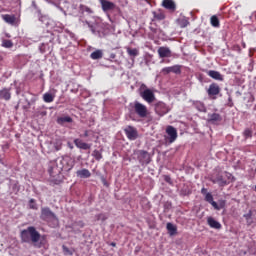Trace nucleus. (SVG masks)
<instances>
[{
	"label": "nucleus",
	"instance_id": "obj_28",
	"mask_svg": "<svg viewBox=\"0 0 256 256\" xmlns=\"http://www.w3.org/2000/svg\"><path fill=\"white\" fill-rule=\"evenodd\" d=\"M178 25L182 28L185 29L187 25H189V20L185 17L179 18L178 19Z\"/></svg>",
	"mask_w": 256,
	"mask_h": 256
},
{
	"label": "nucleus",
	"instance_id": "obj_22",
	"mask_svg": "<svg viewBox=\"0 0 256 256\" xmlns=\"http://www.w3.org/2000/svg\"><path fill=\"white\" fill-rule=\"evenodd\" d=\"M207 223L212 229H221V223H219L213 217H208Z\"/></svg>",
	"mask_w": 256,
	"mask_h": 256
},
{
	"label": "nucleus",
	"instance_id": "obj_32",
	"mask_svg": "<svg viewBox=\"0 0 256 256\" xmlns=\"http://www.w3.org/2000/svg\"><path fill=\"white\" fill-rule=\"evenodd\" d=\"M243 135H244L245 139H251V137H253V131H251V129H246L243 132Z\"/></svg>",
	"mask_w": 256,
	"mask_h": 256
},
{
	"label": "nucleus",
	"instance_id": "obj_37",
	"mask_svg": "<svg viewBox=\"0 0 256 256\" xmlns=\"http://www.w3.org/2000/svg\"><path fill=\"white\" fill-rule=\"evenodd\" d=\"M82 7V11H86V13H92L91 9L87 6H81Z\"/></svg>",
	"mask_w": 256,
	"mask_h": 256
},
{
	"label": "nucleus",
	"instance_id": "obj_42",
	"mask_svg": "<svg viewBox=\"0 0 256 256\" xmlns=\"http://www.w3.org/2000/svg\"><path fill=\"white\" fill-rule=\"evenodd\" d=\"M84 137H89V132L88 131H85Z\"/></svg>",
	"mask_w": 256,
	"mask_h": 256
},
{
	"label": "nucleus",
	"instance_id": "obj_17",
	"mask_svg": "<svg viewBox=\"0 0 256 256\" xmlns=\"http://www.w3.org/2000/svg\"><path fill=\"white\" fill-rule=\"evenodd\" d=\"M74 144L78 149H83L84 151H87V149H91V146L88 143L83 142L81 139H75Z\"/></svg>",
	"mask_w": 256,
	"mask_h": 256
},
{
	"label": "nucleus",
	"instance_id": "obj_14",
	"mask_svg": "<svg viewBox=\"0 0 256 256\" xmlns=\"http://www.w3.org/2000/svg\"><path fill=\"white\" fill-rule=\"evenodd\" d=\"M158 55L161 59H165L167 57H171V49L168 47H160L158 48Z\"/></svg>",
	"mask_w": 256,
	"mask_h": 256
},
{
	"label": "nucleus",
	"instance_id": "obj_33",
	"mask_svg": "<svg viewBox=\"0 0 256 256\" xmlns=\"http://www.w3.org/2000/svg\"><path fill=\"white\" fill-rule=\"evenodd\" d=\"M219 119H221V117L217 113L211 114L209 116V121H212V122L219 121Z\"/></svg>",
	"mask_w": 256,
	"mask_h": 256
},
{
	"label": "nucleus",
	"instance_id": "obj_19",
	"mask_svg": "<svg viewBox=\"0 0 256 256\" xmlns=\"http://www.w3.org/2000/svg\"><path fill=\"white\" fill-rule=\"evenodd\" d=\"M162 6L169 11H175L176 5L173 0H163Z\"/></svg>",
	"mask_w": 256,
	"mask_h": 256
},
{
	"label": "nucleus",
	"instance_id": "obj_3",
	"mask_svg": "<svg viewBox=\"0 0 256 256\" xmlns=\"http://www.w3.org/2000/svg\"><path fill=\"white\" fill-rule=\"evenodd\" d=\"M234 177L229 172H224L221 175H218L216 178H214L212 181L213 183H217L220 187H225V185H229V183H232L234 181Z\"/></svg>",
	"mask_w": 256,
	"mask_h": 256
},
{
	"label": "nucleus",
	"instance_id": "obj_39",
	"mask_svg": "<svg viewBox=\"0 0 256 256\" xmlns=\"http://www.w3.org/2000/svg\"><path fill=\"white\" fill-rule=\"evenodd\" d=\"M98 219H101L102 221H105V219H107V217H105V215L100 214Z\"/></svg>",
	"mask_w": 256,
	"mask_h": 256
},
{
	"label": "nucleus",
	"instance_id": "obj_34",
	"mask_svg": "<svg viewBox=\"0 0 256 256\" xmlns=\"http://www.w3.org/2000/svg\"><path fill=\"white\" fill-rule=\"evenodd\" d=\"M253 216V213L249 211L247 214H244V218L246 219L247 223H251V217Z\"/></svg>",
	"mask_w": 256,
	"mask_h": 256
},
{
	"label": "nucleus",
	"instance_id": "obj_44",
	"mask_svg": "<svg viewBox=\"0 0 256 256\" xmlns=\"http://www.w3.org/2000/svg\"><path fill=\"white\" fill-rule=\"evenodd\" d=\"M6 37H11V35H9V34H6Z\"/></svg>",
	"mask_w": 256,
	"mask_h": 256
},
{
	"label": "nucleus",
	"instance_id": "obj_7",
	"mask_svg": "<svg viewBox=\"0 0 256 256\" xmlns=\"http://www.w3.org/2000/svg\"><path fill=\"white\" fill-rule=\"evenodd\" d=\"M170 111L169 106L163 102H158L155 104V113L159 115L160 117H163V115H167V112Z\"/></svg>",
	"mask_w": 256,
	"mask_h": 256
},
{
	"label": "nucleus",
	"instance_id": "obj_8",
	"mask_svg": "<svg viewBox=\"0 0 256 256\" xmlns=\"http://www.w3.org/2000/svg\"><path fill=\"white\" fill-rule=\"evenodd\" d=\"M166 134H167L166 139L167 141H169V143H174V141L177 140V129H175V127L167 126Z\"/></svg>",
	"mask_w": 256,
	"mask_h": 256
},
{
	"label": "nucleus",
	"instance_id": "obj_31",
	"mask_svg": "<svg viewBox=\"0 0 256 256\" xmlns=\"http://www.w3.org/2000/svg\"><path fill=\"white\" fill-rule=\"evenodd\" d=\"M2 47H5L6 49H11V47H13V42L11 40H3Z\"/></svg>",
	"mask_w": 256,
	"mask_h": 256
},
{
	"label": "nucleus",
	"instance_id": "obj_23",
	"mask_svg": "<svg viewBox=\"0 0 256 256\" xmlns=\"http://www.w3.org/2000/svg\"><path fill=\"white\" fill-rule=\"evenodd\" d=\"M126 51L129 55V57H131L132 59H135V57H139V49L137 48H126Z\"/></svg>",
	"mask_w": 256,
	"mask_h": 256
},
{
	"label": "nucleus",
	"instance_id": "obj_1",
	"mask_svg": "<svg viewBox=\"0 0 256 256\" xmlns=\"http://www.w3.org/2000/svg\"><path fill=\"white\" fill-rule=\"evenodd\" d=\"M21 239L24 243H37L41 239V234L37 232L35 227L30 226L21 232Z\"/></svg>",
	"mask_w": 256,
	"mask_h": 256
},
{
	"label": "nucleus",
	"instance_id": "obj_13",
	"mask_svg": "<svg viewBox=\"0 0 256 256\" xmlns=\"http://www.w3.org/2000/svg\"><path fill=\"white\" fill-rule=\"evenodd\" d=\"M162 73H164V75H169V73H181V67L179 65L165 67L162 69Z\"/></svg>",
	"mask_w": 256,
	"mask_h": 256
},
{
	"label": "nucleus",
	"instance_id": "obj_45",
	"mask_svg": "<svg viewBox=\"0 0 256 256\" xmlns=\"http://www.w3.org/2000/svg\"><path fill=\"white\" fill-rule=\"evenodd\" d=\"M112 246L115 247V243H112Z\"/></svg>",
	"mask_w": 256,
	"mask_h": 256
},
{
	"label": "nucleus",
	"instance_id": "obj_40",
	"mask_svg": "<svg viewBox=\"0 0 256 256\" xmlns=\"http://www.w3.org/2000/svg\"><path fill=\"white\" fill-rule=\"evenodd\" d=\"M86 23H87L88 27H90V29L93 28V25H91V23H89V22H86ZM92 33H95V30L92 29Z\"/></svg>",
	"mask_w": 256,
	"mask_h": 256
},
{
	"label": "nucleus",
	"instance_id": "obj_6",
	"mask_svg": "<svg viewBox=\"0 0 256 256\" xmlns=\"http://www.w3.org/2000/svg\"><path fill=\"white\" fill-rule=\"evenodd\" d=\"M104 13H109L117 9V5L109 0H99Z\"/></svg>",
	"mask_w": 256,
	"mask_h": 256
},
{
	"label": "nucleus",
	"instance_id": "obj_25",
	"mask_svg": "<svg viewBox=\"0 0 256 256\" xmlns=\"http://www.w3.org/2000/svg\"><path fill=\"white\" fill-rule=\"evenodd\" d=\"M43 101L45 103H53V101H55V94H51L49 92L45 93L43 95Z\"/></svg>",
	"mask_w": 256,
	"mask_h": 256
},
{
	"label": "nucleus",
	"instance_id": "obj_46",
	"mask_svg": "<svg viewBox=\"0 0 256 256\" xmlns=\"http://www.w3.org/2000/svg\"><path fill=\"white\" fill-rule=\"evenodd\" d=\"M47 2H49V0H46Z\"/></svg>",
	"mask_w": 256,
	"mask_h": 256
},
{
	"label": "nucleus",
	"instance_id": "obj_38",
	"mask_svg": "<svg viewBox=\"0 0 256 256\" xmlns=\"http://www.w3.org/2000/svg\"><path fill=\"white\" fill-rule=\"evenodd\" d=\"M95 157L99 161V159H102L103 156H101V153L99 151L95 152Z\"/></svg>",
	"mask_w": 256,
	"mask_h": 256
},
{
	"label": "nucleus",
	"instance_id": "obj_15",
	"mask_svg": "<svg viewBox=\"0 0 256 256\" xmlns=\"http://www.w3.org/2000/svg\"><path fill=\"white\" fill-rule=\"evenodd\" d=\"M2 19L5 21V23H8V25H16L17 23V18L15 15L3 14Z\"/></svg>",
	"mask_w": 256,
	"mask_h": 256
},
{
	"label": "nucleus",
	"instance_id": "obj_18",
	"mask_svg": "<svg viewBox=\"0 0 256 256\" xmlns=\"http://www.w3.org/2000/svg\"><path fill=\"white\" fill-rule=\"evenodd\" d=\"M205 201H207L208 203H210L212 205V207H214V209H216L217 211H219L221 209V207H219V205L217 204V202H215L213 200V195L211 193H206L205 195Z\"/></svg>",
	"mask_w": 256,
	"mask_h": 256
},
{
	"label": "nucleus",
	"instance_id": "obj_30",
	"mask_svg": "<svg viewBox=\"0 0 256 256\" xmlns=\"http://www.w3.org/2000/svg\"><path fill=\"white\" fill-rule=\"evenodd\" d=\"M212 27H219V18L217 16H212L210 19Z\"/></svg>",
	"mask_w": 256,
	"mask_h": 256
},
{
	"label": "nucleus",
	"instance_id": "obj_2",
	"mask_svg": "<svg viewBox=\"0 0 256 256\" xmlns=\"http://www.w3.org/2000/svg\"><path fill=\"white\" fill-rule=\"evenodd\" d=\"M40 218L42 219V221H46L47 223H49V225H51L52 227H57V225H59V220L57 219V216L48 207L41 208Z\"/></svg>",
	"mask_w": 256,
	"mask_h": 256
},
{
	"label": "nucleus",
	"instance_id": "obj_10",
	"mask_svg": "<svg viewBox=\"0 0 256 256\" xmlns=\"http://www.w3.org/2000/svg\"><path fill=\"white\" fill-rule=\"evenodd\" d=\"M207 93L209 95V97H213L215 99L216 95H219V93H221V88L219 87V84L217 83H212L210 84Z\"/></svg>",
	"mask_w": 256,
	"mask_h": 256
},
{
	"label": "nucleus",
	"instance_id": "obj_41",
	"mask_svg": "<svg viewBox=\"0 0 256 256\" xmlns=\"http://www.w3.org/2000/svg\"><path fill=\"white\" fill-rule=\"evenodd\" d=\"M201 192H202L203 195H205V196L207 195V189L202 188Z\"/></svg>",
	"mask_w": 256,
	"mask_h": 256
},
{
	"label": "nucleus",
	"instance_id": "obj_21",
	"mask_svg": "<svg viewBox=\"0 0 256 256\" xmlns=\"http://www.w3.org/2000/svg\"><path fill=\"white\" fill-rule=\"evenodd\" d=\"M77 177H80L81 179H89L91 177V172L88 169H82L78 170L76 172Z\"/></svg>",
	"mask_w": 256,
	"mask_h": 256
},
{
	"label": "nucleus",
	"instance_id": "obj_43",
	"mask_svg": "<svg viewBox=\"0 0 256 256\" xmlns=\"http://www.w3.org/2000/svg\"><path fill=\"white\" fill-rule=\"evenodd\" d=\"M59 149H61V146H58V147L56 148L57 151H59Z\"/></svg>",
	"mask_w": 256,
	"mask_h": 256
},
{
	"label": "nucleus",
	"instance_id": "obj_36",
	"mask_svg": "<svg viewBox=\"0 0 256 256\" xmlns=\"http://www.w3.org/2000/svg\"><path fill=\"white\" fill-rule=\"evenodd\" d=\"M63 252L65 255H73V252L67 248V246H63Z\"/></svg>",
	"mask_w": 256,
	"mask_h": 256
},
{
	"label": "nucleus",
	"instance_id": "obj_5",
	"mask_svg": "<svg viewBox=\"0 0 256 256\" xmlns=\"http://www.w3.org/2000/svg\"><path fill=\"white\" fill-rule=\"evenodd\" d=\"M134 111L137 115H139L142 119L147 117L149 110H147V106L143 105L140 102L134 103Z\"/></svg>",
	"mask_w": 256,
	"mask_h": 256
},
{
	"label": "nucleus",
	"instance_id": "obj_16",
	"mask_svg": "<svg viewBox=\"0 0 256 256\" xmlns=\"http://www.w3.org/2000/svg\"><path fill=\"white\" fill-rule=\"evenodd\" d=\"M0 99L4 101H9L11 99V88H3L0 90Z\"/></svg>",
	"mask_w": 256,
	"mask_h": 256
},
{
	"label": "nucleus",
	"instance_id": "obj_35",
	"mask_svg": "<svg viewBox=\"0 0 256 256\" xmlns=\"http://www.w3.org/2000/svg\"><path fill=\"white\" fill-rule=\"evenodd\" d=\"M29 207H30V209H37V204L35 203L34 199H31L29 201Z\"/></svg>",
	"mask_w": 256,
	"mask_h": 256
},
{
	"label": "nucleus",
	"instance_id": "obj_27",
	"mask_svg": "<svg viewBox=\"0 0 256 256\" xmlns=\"http://www.w3.org/2000/svg\"><path fill=\"white\" fill-rule=\"evenodd\" d=\"M90 57L93 60L102 59L103 58V50H96V51L92 52Z\"/></svg>",
	"mask_w": 256,
	"mask_h": 256
},
{
	"label": "nucleus",
	"instance_id": "obj_29",
	"mask_svg": "<svg viewBox=\"0 0 256 256\" xmlns=\"http://www.w3.org/2000/svg\"><path fill=\"white\" fill-rule=\"evenodd\" d=\"M195 108L200 111L201 113H205V111H207V108H205V104H203V102H195Z\"/></svg>",
	"mask_w": 256,
	"mask_h": 256
},
{
	"label": "nucleus",
	"instance_id": "obj_12",
	"mask_svg": "<svg viewBox=\"0 0 256 256\" xmlns=\"http://www.w3.org/2000/svg\"><path fill=\"white\" fill-rule=\"evenodd\" d=\"M125 133L130 141H135V139H137V129H135L134 127L128 126L125 129Z\"/></svg>",
	"mask_w": 256,
	"mask_h": 256
},
{
	"label": "nucleus",
	"instance_id": "obj_11",
	"mask_svg": "<svg viewBox=\"0 0 256 256\" xmlns=\"http://www.w3.org/2000/svg\"><path fill=\"white\" fill-rule=\"evenodd\" d=\"M60 163L62 164V169H65L66 171H71V169H73V165H75V162L71 157L62 158Z\"/></svg>",
	"mask_w": 256,
	"mask_h": 256
},
{
	"label": "nucleus",
	"instance_id": "obj_4",
	"mask_svg": "<svg viewBox=\"0 0 256 256\" xmlns=\"http://www.w3.org/2000/svg\"><path fill=\"white\" fill-rule=\"evenodd\" d=\"M135 155H137L141 165H149V163H151V156L149 155V152L138 150L135 152Z\"/></svg>",
	"mask_w": 256,
	"mask_h": 256
},
{
	"label": "nucleus",
	"instance_id": "obj_24",
	"mask_svg": "<svg viewBox=\"0 0 256 256\" xmlns=\"http://www.w3.org/2000/svg\"><path fill=\"white\" fill-rule=\"evenodd\" d=\"M58 125H65V123H73V118L69 116H63L57 119Z\"/></svg>",
	"mask_w": 256,
	"mask_h": 256
},
{
	"label": "nucleus",
	"instance_id": "obj_26",
	"mask_svg": "<svg viewBox=\"0 0 256 256\" xmlns=\"http://www.w3.org/2000/svg\"><path fill=\"white\" fill-rule=\"evenodd\" d=\"M166 229L169 233V235H175L177 233V226H175L173 223H167Z\"/></svg>",
	"mask_w": 256,
	"mask_h": 256
},
{
	"label": "nucleus",
	"instance_id": "obj_9",
	"mask_svg": "<svg viewBox=\"0 0 256 256\" xmlns=\"http://www.w3.org/2000/svg\"><path fill=\"white\" fill-rule=\"evenodd\" d=\"M140 95L147 103H153L155 101V93L151 89H145Z\"/></svg>",
	"mask_w": 256,
	"mask_h": 256
},
{
	"label": "nucleus",
	"instance_id": "obj_20",
	"mask_svg": "<svg viewBox=\"0 0 256 256\" xmlns=\"http://www.w3.org/2000/svg\"><path fill=\"white\" fill-rule=\"evenodd\" d=\"M207 75L211 77L212 79H215L216 81H223V76L221 73L215 71V70H209L207 72Z\"/></svg>",
	"mask_w": 256,
	"mask_h": 256
}]
</instances>
